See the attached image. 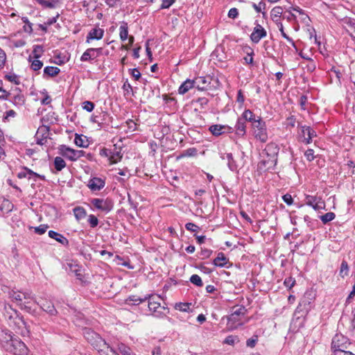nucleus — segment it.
Wrapping results in <instances>:
<instances>
[{
  "label": "nucleus",
  "instance_id": "f257e3e1",
  "mask_svg": "<svg viewBox=\"0 0 355 355\" xmlns=\"http://www.w3.org/2000/svg\"><path fill=\"white\" fill-rule=\"evenodd\" d=\"M244 306H237L232 309V313L227 317V328L233 331L242 325V318L246 313Z\"/></svg>",
  "mask_w": 355,
  "mask_h": 355
},
{
  "label": "nucleus",
  "instance_id": "f03ea898",
  "mask_svg": "<svg viewBox=\"0 0 355 355\" xmlns=\"http://www.w3.org/2000/svg\"><path fill=\"white\" fill-rule=\"evenodd\" d=\"M85 338L98 352H103V347L109 349L110 345L103 339L101 336L89 328L83 329Z\"/></svg>",
  "mask_w": 355,
  "mask_h": 355
},
{
  "label": "nucleus",
  "instance_id": "7ed1b4c3",
  "mask_svg": "<svg viewBox=\"0 0 355 355\" xmlns=\"http://www.w3.org/2000/svg\"><path fill=\"white\" fill-rule=\"evenodd\" d=\"M148 308L150 315L155 318H162L166 317L169 313V309L167 306L162 305L159 302L155 300V297L150 295L148 299Z\"/></svg>",
  "mask_w": 355,
  "mask_h": 355
},
{
  "label": "nucleus",
  "instance_id": "20e7f679",
  "mask_svg": "<svg viewBox=\"0 0 355 355\" xmlns=\"http://www.w3.org/2000/svg\"><path fill=\"white\" fill-rule=\"evenodd\" d=\"M89 202L91 209L101 211L105 214L112 211L114 207V203L110 198H92Z\"/></svg>",
  "mask_w": 355,
  "mask_h": 355
},
{
  "label": "nucleus",
  "instance_id": "39448f33",
  "mask_svg": "<svg viewBox=\"0 0 355 355\" xmlns=\"http://www.w3.org/2000/svg\"><path fill=\"white\" fill-rule=\"evenodd\" d=\"M313 297L311 293H306L300 300L297 306L294 315H297V318L304 315H306L312 307Z\"/></svg>",
  "mask_w": 355,
  "mask_h": 355
},
{
  "label": "nucleus",
  "instance_id": "423d86ee",
  "mask_svg": "<svg viewBox=\"0 0 355 355\" xmlns=\"http://www.w3.org/2000/svg\"><path fill=\"white\" fill-rule=\"evenodd\" d=\"M252 126L254 130L253 133L256 139L262 143H266L268 140V132L266 122L263 121L261 117H258L257 121H254Z\"/></svg>",
  "mask_w": 355,
  "mask_h": 355
},
{
  "label": "nucleus",
  "instance_id": "0eeeda50",
  "mask_svg": "<svg viewBox=\"0 0 355 355\" xmlns=\"http://www.w3.org/2000/svg\"><path fill=\"white\" fill-rule=\"evenodd\" d=\"M60 155L62 157L74 162L85 155V152L82 150H75L66 145H60L58 147Z\"/></svg>",
  "mask_w": 355,
  "mask_h": 355
},
{
  "label": "nucleus",
  "instance_id": "6e6552de",
  "mask_svg": "<svg viewBox=\"0 0 355 355\" xmlns=\"http://www.w3.org/2000/svg\"><path fill=\"white\" fill-rule=\"evenodd\" d=\"M6 351L14 355H28L29 352L26 344L19 338H15Z\"/></svg>",
  "mask_w": 355,
  "mask_h": 355
},
{
  "label": "nucleus",
  "instance_id": "1a4fd4ad",
  "mask_svg": "<svg viewBox=\"0 0 355 355\" xmlns=\"http://www.w3.org/2000/svg\"><path fill=\"white\" fill-rule=\"evenodd\" d=\"M349 345V339L346 336L337 334L332 339L331 350L334 354H335L337 350H340L341 352L346 350Z\"/></svg>",
  "mask_w": 355,
  "mask_h": 355
},
{
  "label": "nucleus",
  "instance_id": "9d476101",
  "mask_svg": "<svg viewBox=\"0 0 355 355\" xmlns=\"http://www.w3.org/2000/svg\"><path fill=\"white\" fill-rule=\"evenodd\" d=\"M8 101H10L14 105L20 107L24 105L26 98L21 91L18 87H15L9 92Z\"/></svg>",
  "mask_w": 355,
  "mask_h": 355
},
{
  "label": "nucleus",
  "instance_id": "9b49d317",
  "mask_svg": "<svg viewBox=\"0 0 355 355\" xmlns=\"http://www.w3.org/2000/svg\"><path fill=\"white\" fill-rule=\"evenodd\" d=\"M267 35L266 29L259 24H256V26L253 28L252 33L250 34V40L254 44H258L260 40Z\"/></svg>",
  "mask_w": 355,
  "mask_h": 355
},
{
  "label": "nucleus",
  "instance_id": "f8f14e48",
  "mask_svg": "<svg viewBox=\"0 0 355 355\" xmlns=\"http://www.w3.org/2000/svg\"><path fill=\"white\" fill-rule=\"evenodd\" d=\"M49 127L47 125H42L38 128L35 135L37 144L42 146L46 142L49 135Z\"/></svg>",
  "mask_w": 355,
  "mask_h": 355
},
{
  "label": "nucleus",
  "instance_id": "ddd939ff",
  "mask_svg": "<svg viewBox=\"0 0 355 355\" xmlns=\"http://www.w3.org/2000/svg\"><path fill=\"white\" fill-rule=\"evenodd\" d=\"M13 334L7 329H0V345L5 350L10 346L15 338Z\"/></svg>",
  "mask_w": 355,
  "mask_h": 355
},
{
  "label": "nucleus",
  "instance_id": "4468645a",
  "mask_svg": "<svg viewBox=\"0 0 355 355\" xmlns=\"http://www.w3.org/2000/svg\"><path fill=\"white\" fill-rule=\"evenodd\" d=\"M23 292L12 290L9 292V297L12 301L16 302L21 309L31 312V307L23 303Z\"/></svg>",
  "mask_w": 355,
  "mask_h": 355
},
{
  "label": "nucleus",
  "instance_id": "2eb2a0df",
  "mask_svg": "<svg viewBox=\"0 0 355 355\" xmlns=\"http://www.w3.org/2000/svg\"><path fill=\"white\" fill-rule=\"evenodd\" d=\"M17 178L19 179L27 178L29 180L33 179L34 181H37V178L45 180L44 175H40L27 167H24L22 171L18 173Z\"/></svg>",
  "mask_w": 355,
  "mask_h": 355
},
{
  "label": "nucleus",
  "instance_id": "dca6fc26",
  "mask_svg": "<svg viewBox=\"0 0 355 355\" xmlns=\"http://www.w3.org/2000/svg\"><path fill=\"white\" fill-rule=\"evenodd\" d=\"M302 135L301 137H303L302 142L306 144H309L311 143L312 139L316 137V132L313 130L310 126L302 125L300 127Z\"/></svg>",
  "mask_w": 355,
  "mask_h": 355
},
{
  "label": "nucleus",
  "instance_id": "f3484780",
  "mask_svg": "<svg viewBox=\"0 0 355 355\" xmlns=\"http://www.w3.org/2000/svg\"><path fill=\"white\" fill-rule=\"evenodd\" d=\"M35 302L40 306V308L50 315H56L58 311L54 306V304L51 301L44 300L42 301L37 302L35 300Z\"/></svg>",
  "mask_w": 355,
  "mask_h": 355
},
{
  "label": "nucleus",
  "instance_id": "a211bd4d",
  "mask_svg": "<svg viewBox=\"0 0 355 355\" xmlns=\"http://www.w3.org/2000/svg\"><path fill=\"white\" fill-rule=\"evenodd\" d=\"M105 185V180L97 177L91 178L87 183V187L92 191H98L102 189Z\"/></svg>",
  "mask_w": 355,
  "mask_h": 355
},
{
  "label": "nucleus",
  "instance_id": "6ab92c4d",
  "mask_svg": "<svg viewBox=\"0 0 355 355\" xmlns=\"http://www.w3.org/2000/svg\"><path fill=\"white\" fill-rule=\"evenodd\" d=\"M220 157L222 159L227 160V166L230 171L234 172L238 170L237 163L232 153H220Z\"/></svg>",
  "mask_w": 355,
  "mask_h": 355
},
{
  "label": "nucleus",
  "instance_id": "aec40b11",
  "mask_svg": "<svg viewBox=\"0 0 355 355\" xmlns=\"http://www.w3.org/2000/svg\"><path fill=\"white\" fill-rule=\"evenodd\" d=\"M104 35V31L100 28H92L87 34L86 37V42L87 43L89 42L90 40H99L102 39Z\"/></svg>",
  "mask_w": 355,
  "mask_h": 355
},
{
  "label": "nucleus",
  "instance_id": "412c9836",
  "mask_svg": "<svg viewBox=\"0 0 355 355\" xmlns=\"http://www.w3.org/2000/svg\"><path fill=\"white\" fill-rule=\"evenodd\" d=\"M228 129L229 132H232V128L229 126L222 125L219 124L211 125L209 128V130L214 136H220L225 132V129Z\"/></svg>",
  "mask_w": 355,
  "mask_h": 355
},
{
  "label": "nucleus",
  "instance_id": "4be33fe9",
  "mask_svg": "<svg viewBox=\"0 0 355 355\" xmlns=\"http://www.w3.org/2000/svg\"><path fill=\"white\" fill-rule=\"evenodd\" d=\"M49 236L51 239H55L58 242H59L60 244H62L64 246H68L69 245V240L64 236L62 234L55 232L53 230H50L48 232Z\"/></svg>",
  "mask_w": 355,
  "mask_h": 355
},
{
  "label": "nucleus",
  "instance_id": "5701e85b",
  "mask_svg": "<svg viewBox=\"0 0 355 355\" xmlns=\"http://www.w3.org/2000/svg\"><path fill=\"white\" fill-rule=\"evenodd\" d=\"M193 87H196L195 80L187 79L180 86L178 92L180 94H184Z\"/></svg>",
  "mask_w": 355,
  "mask_h": 355
},
{
  "label": "nucleus",
  "instance_id": "b1692460",
  "mask_svg": "<svg viewBox=\"0 0 355 355\" xmlns=\"http://www.w3.org/2000/svg\"><path fill=\"white\" fill-rule=\"evenodd\" d=\"M228 259L223 252H219L217 257L213 260V264L216 267L223 268L226 266Z\"/></svg>",
  "mask_w": 355,
  "mask_h": 355
},
{
  "label": "nucleus",
  "instance_id": "393cba45",
  "mask_svg": "<svg viewBox=\"0 0 355 355\" xmlns=\"http://www.w3.org/2000/svg\"><path fill=\"white\" fill-rule=\"evenodd\" d=\"M245 128V121L244 119L241 117L239 118L234 127L236 135L239 136L245 135L246 132Z\"/></svg>",
  "mask_w": 355,
  "mask_h": 355
},
{
  "label": "nucleus",
  "instance_id": "a878e982",
  "mask_svg": "<svg viewBox=\"0 0 355 355\" xmlns=\"http://www.w3.org/2000/svg\"><path fill=\"white\" fill-rule=\"evenodd\" d=\"M60 71V69L57 67L47 66L44 69L43 78L55 77Z\"/></svg>",
  "mask_w": 355,
  "mask_h": 355
},
{
  "label": "nucleus",
  "instance_id": "bb28decb",
  "mask_svg": "<svg viewBox=\"0 0 355 355\" xmlns=\"http://www.w3.org/2000/svg\"><path fill=\"white\" fill-rule=\"evenodd\" d=\"M283 13V9L281 6L274 7L270 12L271 19L275 23L279 24L280 18Z\"/></svg>",
  "mask_w": 355,
  "mask_h": 355
},
{
  "label": "nucleus",
  "instance_id": "cd10ccee",
  "mask_svg": "<svg viewBox=\"0 0 355 355\" xmlns=\"http://www.w3.org/2000/svg\"><path fill=\"white\" fill-rule=\"evenodd\" d=\"M149 295H146L144 296V298H141L137 295H130L128 297V298L126 300V302L128 304L131 305H138L146 300L149 298Z\"/></svg>",
  "mask_w": 355,
  "mask_h": 355
},
{
  "label": "nucleus",
  "instance_id": "c85d7f7f",
  "mask_svg": "<svg viewBox=\"0 0 355 355\" xmlns=\"http://www.w3.org/2000/svg\"><path fill=\"white\" fill-rule=\"evenodd\" d=\"M96 58V55L92 51V48L87 49L80 56L81 62H92Z\"/></svg>",
  "mask_w": 355,
  "mask_h": 355
},
{
  "label": "nucleus",
  "instance_id": "c756f323",
  "mask_svg": "<svg viewBox=\"0 0 355 355\" xmlns=\"http://www.w3.org/2000/svg\"><path fill=\"white\" fill-rule=\"evenodd\" d=\"M15 324L18 327L19 329L24 328V329H22L20 332V334L22 336H26L29 333V331L28 330L26 327V323L24 320L23 318L21 316L17 315L15 318Z\"/></svg>",
  "mask_w": 355,
  "mask_h": 355
},
{
  "label": "nucleus",
  "instance_id": "7c9ffc66",
  "mask_svg": "<svg viewBox=\"0 0 355 355\" xmlns=\"http://www.w3.org/2000/svg\"><path fill=\"white\" fill-rule=\"evenodd\" d=\"M44 8H55L60 4L59 0H35Z\"/></svg>",
  "mask_w": 355,
  "mask_h": 355
},
{
  "label": "nucleus",
  "instance_id": "2f4dec72",
  "mask_svg": "<svg viewBox=\"0 0 355 355\" xmlns=\"http://www.w3.org/2000/svg\"><path fill=\"white\" fill-rule=\"evenodd\" d=\"M13 204L7 199H3L0 204V210L4 214H8L12 211Z\"/></svg>",
  "mask_w": 355,
  "mask_h": 355
},
{
  "label": "nucleus",
  "instance_id": "473e14b6",
  "mask_svg": "<svg viewBox=\"0 0 355 355\" xmlns=\"http://www.w3.org/2000/svg\"><path fill=\"white\" fill-rule=\"evenodd\" d=\"M123 154L120 150H116V148H114L113 150L111 149L110 164L118 163L121 160Z\"/></svg>",
  "mask_w": 355,
  "mask_h": 355
},
{
  "label": "nucleus",
  "instance_id": "72a5a7b5",
  "mask_svg": "<svg viewBox=\"0 0 355 355\" xmlns=\"http://www.w3.org/2000/svg\"><path fill=\"white\" fill-rule=\"evenodd\" d=\"M119 37L121 41H125L128 37V25L125 21H122L119 28Z\"/></svg>",
  "mask_w": 355,
  "mask_h": 355
},
{
  "label": "nucleus",
  "instance_id": "f704fd0d",
  "mask_svg": "<svg viewBox=\"0 0 355 355\" xmlns=\"http://www.w3.org/2000/svg\"><path fill=\"white\" fill-rule=\"evenodd\" d=\"M74 216L77 220H80L87 216V211L83 207H76L73 209Z\"/></svg>",
  "mask_w": 355,
  "mask_h": 355
},
{
  "label": "nucleus",
  "instance_id": "c9c22d12",
  "mask_svg": "<svg viewBox=\"0 0 355 355\" xmlns=\"http://www.w3.org/2000/svg\"><path fill=\"white\" fill-rule=\"evenodd\" d=\"M241 118L243 119L245 122H251L252 125H253L254 121H257V120L255 119L254 113L250 110H245L243 112Z\"/></svg>",
  "mask_w": 355,
  "mask_h": 355
},
{
  "label": "nucleus",
  "instance_id": "e433bc0d",
  "mask_svg": "<svg viewBox=\"0 0 355 355\" xmlns=\"http://www.w3.org/2000/svg\"><path fill=\"white\" fill-rule=\"evenodd\" d=\"M191 303L187 302H179L176 303L174 306L175 310H178L182 312H190Z\"/></svg>",
  "mask_w": 355,
  "mask_h": 355
},
{
  "label": "nucleus",
  "instance_id": "4c0bfd02",
  "mask_svg": "<svg viewBox=\"0 0 355 355\" xmlns=\"http://www.w3.org/2000/svg\"><path fill=\"white\" fill-rule=\"evenodd\" d=\"M31 59L32 56L29 55L28 60L29 62H31V69L33 71L40 70L43 66V62L39 59L34 58L33 60H32Z\"/></svg>",
  "mask_w": 355,
  "mask_h": 355
},
{
  "label": "nucleus",
  "instance_id": "58836bf2",
  "mask_svg": "<svg viewBox=\"0 0 355 355\" xmlns=\"http://www.w3.org/2000/svg\"><path fill=\"white\" fill-rule=\"evenodd\" d=\"M21 20L25 24L23 26V31L26 33L31 34L33 33V24L27 17H22Z\"/></svg>",
  "mask_w": 355,
  "mask_h": 355
},
{
  "label": "nucleus",
  "instance_id": "ea45409f",
  "mask_svg": "<svg viewBox=\"0 0 355 355\" xmlns=\"http://www.w3.org/2000/svg\"><path fill=\"white\" fill-rule=\"evenodd\" d=\"M54 166L58 171H60L65 168L66 162L61 157H56L54 159Z\"/></svg>",
  "mask_w": 355,
  "mask_h": 355
},
{
  "label": "nucleus",
  "instance_id": "a19ab883",
  "mask_svg": "<svg viewBox=\"0 0 355 355\" xmlns=\"http://www.w3.org/2000/svg\"><path fill=\"white\" fill-rule=\"evenodd\" d=\"M84 138H85V137H83V135L76 134L74 138L75 144L79 147H87L88 144L87 143V141H85Z\"/></svg>",
  "mask_w": 355,
  "mask_h": 355
},
{
  "label": "nucleus",
  "instance_id": "79ce46f5",
  "mask_svg": "<svg viewBox=\"0 0 355 355\" xmlns=\"http://www.w3.org/2000/svg\"><path fill=\"white\" fill-rule=\"evenodd\" d=\"M320 197H318L316 196H311L306 195L305 196V205L311 207L315 204V202H319Z\"/></svg>",
  "mask_w": 355,
  "mask_h": 355
},
{
  "label": "nucleus",
  "instance_id": "37998d69",
  "mask_svg": "<svg viewBox=\"0 0 355 355\" xmlns=\"http://www.w3.org/2000/svg\"><path fill=\"white\" fill-rule=\"evenodd\" d=\"M319 218L324 224H327L336 218V214L334 212H328L324 215L320 216Z\"/></svg>",
  "mask_w": 355,
  "mask_h": 355
},
{
  "label": "nucleus",
  "instance_id": "c03bdc74",
  "mask_svg": "<svg viewBox=\"0 0 355 355\" xmlns=\"http://www.w3.org/2000/svg\"><path fill=\"white\" fill-rule=\"evenodd\" d=\"M291 9L298 12L302 16L301 19L304 22H307L308 21L310 20L309 17L305 12V11L300 8L299 6L291 7Z\"/></svg>",
  "mask_w": 355,
  "mask_h": 355
},
{
  "label": "nucleus",
  "instance_id": "a18cd8bd",
  "mask_svg": "<svg viewBox=\"0 0 355 355\" xmlns=\"http://www.w3.org/2000/svg\"><path fill=\"white\" fill-rule=\"evenodd\" d=\"M44 52L43 46L41 45H34L33 46V58L36 59H39L42 57Z\"/></svg>",
  "mask_w": 355,
  "mask_h": 355
},
{
  "label": "nucleus",
  "instance_id": "49530a36",
  "mask_svg": "<svg viewBox=\"0 0 355 355\" xmlns=\"http://www.w3.org/2000/svg\"><path fill=\"white\" fill-rule=\"evenodd\" d=\"M125 126L127 127L126 132H132L137 130V123L132 119H128L125 121Z\"/></svg>",
  "mask_w": 355,
  "mask_h": 355
},
{
  "label": "nucleus",
  "instance_id": "de8ad7c7",
  "mask_svg": "<svg viewBox=\"0 0 355 355\" xmlns=\"http://www.w3.org/2000/svg\"><path fill=\"white\" fill-rule=\"evenodd\" d=\"M196 88L199 90H204L205 89L204 85L207 83L205 77H199L195 80Z\"/></svg>",
  "mask_w": 355,
  "mask_h": 355
},
{
  "label": "nucleus",
  "instance_id": "09e8293b",
  "mask_svg": "<svg viewBox=\"0 0 355 355\" xmlns=\"http://www.w3.org/2000/svg\"><path fill=\"white\" fill-rule=\"evenodd\" d=\"M87 222L92 228H94L98 226V218L94 215V214H89L88 216Z\"/></svg>",
  "mask_w": 355,
  "mask_h": 355
},
{
  "label": "nucleus",
  "instance_id": "8fccbe9b",
  "mask_svg": "<svg viewBox=\"0 0 355 355\" xmlns=\"http://www.w3.org/2000/svg\"><path fill=\"white\" fill-rule=\"evenodd\" d=\"M349 266L346 261H343L340 268V275L342 277L348 275Z\"/></svg>",
  "mask_w": 355,
  "mask_h": 355
},
{
  "label": "nucleus",
  "instance_id": "3c124183",
  "mask_svg": "<svg viewBox=\"0 0 355 355\" xmlns=\"http://www.w3.org/2000/svg\"><path fill=\"white\" fill-rule=\"evenodd\" d=\"M5 78L10 82L14 83L16 85H19L20 83L19 78L15 73H9L5 76Z\"/></svg>",
  "mask_w": 355,
  "mask_h": 355
},
{
  "label": "nucleus",
  "instance_id": "603ef678",
  "mask_svg": "<svg viewBox=\"0 0 355 355\" xmlns=\"http://www.w3.org/2000/svg\"><path fill=\"white\" fill-rule=\"evenodd\" d=\"M190 282L197 286H202L203 285V283H202V281L201 279V277L198 275H193L191 276L190 277Z\"/></svg>",
  "mask_w": 355,
  "mask_h": 355
},
{
  "label": "nucleus",
  "instance_id": "864d4df0",
  "mask_svg": "<svg viewBox=\"0 0 355 355\" xmlns=\"http://www.w3.org/2000/svg\"><path fill=\"white\" fill-rule=\"evenodd\" d=\"M213 251L210 249H207V248H201V250L199 253L200 254V258L201 259H207L209 257H210V256L211 255Z\"/></svg>",
  "mask_w": 355,
  "mask_h": 355
},
{
  "label": "nucleus",
  "instance_id": "5fc2aeb1",
  "mask_svg": "<svg viewBox=\"0 0 355 355\" xmlns=\"http://www.w3.org/2000/svg\"><path fill=\"white\" fill-rule=\"evenodd\" d=\"M296 123V119L295 116H290L286 119L285 125L286 128H294Z\"/></svg>",
  "mask_w": 355,
  "mask_h": 355
},
{
  "label": "nucleus",
  "instance_id": "6e6d98bb",
  "mask_svg": "<svg viewBox=\"0 0 355 355\" xmlns=\"http://www.w3.org/2000/svg\"><path fill=\"white\" fill-rule=\"evenodd\" d=\"M236 341L239 342V338L236 336L230 335L225 338L224 343L230 345H234Z\"/></svg>",
  "mask_w": 355,
  "mask_h": 355
},
{
  "label": "nucleus",
  "instance_id": "4d7b16f0",
  "mask_svg": "<svg viewBox=\"0 0 355 355\" xmlns=\"http://www.w3.org/2000/svg\"><path fill=\"white\" fill-rule=\"evenodd\" d=\"M95 105L93 102L86 101L83 103V108L88 112H91L94 109Z\"/></svg>",
  "mask_w": 355,
  "mask_h": 355
},
{
  "label": "nucleus",
  "instance_id": "13d9d810",
  "mask_svg": "<svg viewBox=\"0 0 355 355\" xmlns=\"http://www.w3.org/2000/svg\"><path fill=\"white\" fill-rule=\"evenodd\" d=\"M284 284L288 289H291L295 284V279L292 277H287L284 279Z\"/></svg>",
  "mask_w": 355,
  "mask_h": 355
},
{
  "label": "nucleus",
  "instance_id": "bf43d9fd",
  "mask_svg": "<svg viewBox=\"0 0 355 355\" xmlns=\"http://www.w3.org/2000/svg\"><path fill=\"white\" fill-rule=\"evenodd\" d=\"M6 59L7 56L6 52L3 49L0 48V69H2L4 67L6 62Z\"/></svg>",
  "mask_w": 355,
  "mask_h": 355
},
{
  "label": "nucleus",
  "instance_id": "052dcab7",
  "mask_svg": "<svg viewBox=\"0 0 355 355\" xmlns=\"http://www.w3.org/2000/svg\"><path fill=\"white\" fill-rule=\"evenodd\" d=\"M119 349L122 355H135L133 353H132L130 349L123 344H121L119 346Z\"/></svg>",
  "mask_w": 355,
  "mask_h": 355
},
{
  "label": "nucleus",
  "instance_id": "680f3d73",
  "mask_svg": "<svg viewBox=\"0 0 355 355\" xmlns=\"http://www.w3.org/2000/svg\"><path fill=\"white\" fill-rule=\"evenodd\" d=\"M176 0H162V3L159 7V10L169 8Z\"/></svg>",
  "mask_w": 355,
  "mask_h": 355
},
{
  "label": "nucleus",
  "instance_id": "e2e57ef3",
  "mask_svg": "<svg viewBox=\"0 0 355 355\" xmlns=\"http://www.w3.org/2000/svg\"><path fill=\"white\" fill-rule=\"evenodd\" d=\"M197 149L196 148H189L184 150L182 156L192 157L197 155Z\"/></svg>",
  "mask_w": 355,
  "mask_h": 355
},
{
  "label": "nucleus",
  "instance_id": "0e129e2a",
  "mask_svg": "<svg viewBox=\"0 0 355 355\" xmlns=\"http://www.w3.org/2000/svg\"><path fill=\"white\" fill-rule=\"evenodd\" d=\"M48 227H49V226L47 225H40L38 227H34V231H35V233H36L39 235H42L46 232Z\"/></svg>",
  "mask_w": 355,
  "mask_h": 355
},
{
  "label": "nucleus",
  "instance_id": "69168bd1",
  "mask_svg": "<svg viewBox=\"0 0 355 355\" xmlns=\"http://www.w3.org/2000/svg\"><path fill=\"white\" fill-rule=\"evenodd\" d=\"M258 341V336L254 335L252 338H249L246 341V345L248 347H254Z\"/></svg>",
  "mask_w": 355,
  "mask_h": 355
},
{
  "label": "nucleus",
  "instance_id": "338daca9",
  "mask_svg": "<svg viewBox=\"0 0 355 355\" xmlns=\"http://www.w3.org/2000/svg\"><path fill=\"white\" fill-rule=\"evenodd\" d=\"M311 207L315 211H320V209H325V204H324V202L322 200V198H320L319 200V202H315V204L313 205V206H311Z\"/></svg>",
  "mask_w": 355,
  "mask_h": 355
},
{
  "label": "nucleus",
  "instance_id": "774afa93",
  "mask_svg": "<svg viewBox=\"0 0 355 355\" xmlns=\"http://www.w3.org/2000/svg\"><path fill=\"white\" fill-rule=\"evenodd\" d=\"M242 51L247 55H254V49L248 44L242 46Z\"/></svg>",
  "mask_w": 355,
  "mask_h": 355
}]
</instances>
